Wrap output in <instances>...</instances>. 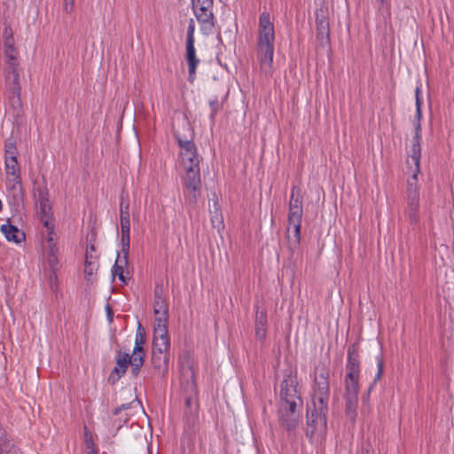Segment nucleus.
Listing matches in <instances>:
<instances>
[{"instance_id":"26","label":"nucleus","mask_w":454,"mask_h":454,"mask_svg":"<svg viewBox=\"0 0 454 454\" xmlns=\"http://www.w3.org/2000/svg\"><path fill=\"white\" fill-rule=\"evenodd\" d=\"M210 220L213 227L218 231L224 227L222 211L217 201H215L213 208H210Z\"/></svg>"},{"instance_id":"41","label":"nucleus","mask_w":454,"mask_h":454,"mask_svg":"<svg viewBox=\"0 0 454 454\" xmlns=\"http://www.w3.org/2000/svg\"><path fill=\"white\" fill-rule=\"evenodd\" d=\"M364 454H370V450H366Z\"/></svg>"},{"instance_id":"42","label":"nucleus","mask_w":454,"mask_h":454,"mask_svg":"<svg viewBox=\"0 0 454 454\" xmlns=\"http://www.w3.org/2000/svg\"><path fill=\"white\" fill-rule=\"evenodd\" d=\"M381 3H384L386 0H380Z\"/></svg>"},{"instance_id":"35","label":"nucleus","mask_w":454,"mask_h":454,"mask_svg":"<svg viewBox=\"0 0 454 454\" xmlns=\"http://www.w3.org/2000/svg\"><path fill=\"white\" fill-rule=\"evenodd\" d=\"M120 210H129V204L128 201H125L123 198H121Z\"/></svg>"},{"instance_id":"27","label":"nucleus","mask_w":454,"mask_h":454,"mask_svg":"<svg viewBox=\"0 0 454 454\" xmlns=\"http://www.w3.org/2000/svg\"><path fill=\"white\" fill-rule=\"evenodd\" d=\"M145 331L144 329V327L142 326V325L140 323H138L137 325V331H136V335H135V346H134V348L133 350L134 351H145L144 349V346L145 344Z\"/></svg>"},{"instance_id":"39","label":"nucleus","mask_w":454,"mask_h":454,"mask_svg":"<svg viewBox=\"0 0 454 454\" xmlns=\"http://www.w3.org/2000/svg\"><path fill=\"white\" fill-rule=\"evenodd\" d=\"M217 102H218L217 98H215L214 100H210V106L213 108L212 116L215 114V113L217 110Z\"/></svg>"},{"instance_id":"40","label":"nucleus","mask_w":454,"mask_h":454,"mask_svg":"<svg viewBox=\"0 0 454 454\" xmlns=\"http://www.w3.org/2000/svg\"><path fill=\"white\" fill-rule=\"evenodd\" d=\"M130 406V403L121 404V406L115 409V414H118L122 410H127Z\"/></svg>"},{"instance_id":"16","label":"nucleus","mask_w":454,"mask_h":454,"mask_svg":"<svg viewBox=\"0 0 454 454\" xmlns=\"http://www.w3.org/2000/svg\"><path fill=\"white\" fill-rule=\"evenodd\" d=\"M3 45L4 51V63L18 61V51L14 46L13 33L9 26L3 29Z\"/></svg>"},{"instance_id":"21","label":"nucleus","mask_w":454,"mask_h":454,"mask_svg":"<svg viewBox=\"0 0 454 454\" xmlns=\"http://www.w3.org/2000/svg\"><path fill=\"white\" fill-rule=\"evenodd\" d=\"M1 231L8 241L19 244L25 240V233L15 225L6 223L1 226Z\"/></svg>"},{"instance_id":"24","label":"nucleus","mask_w":454,"mask_h":454,"mask_svg":"<svg viewBox=\"0 0 454 454\" xmlns=\"http://www.w3.org/2000/svg\"><path fill=\"white\" fill-rule=\"evenodd\" d=\"M145 351H132V354H129V363L131 366V373L134 377H137L145 363Z\"/></svg>"},{"instance_id":"30","label":"nucleus","mask_w":454,"mask_h":454,"mask_svg":"<svg viewBox=\"0 0 454 454\" xmlns=\"http://www.w3.org/2000/svg\"><path fill=\"white\" fill-rule=\"evenodd\" d=\"M47 230V240L49 242V247H50V252H51V257L52 258H50V262L51 263H53V262L56 260V258L54 257V248L56 247V243L54 241V238L53 236L55 235L54 234V227L51 229V230Z\"/></svg>"},{"instance_id":"13","label":"nucleus","mask_w":454,"mask_h":454,"mask_svg":"<svg viewBox=\"0 0 454 454\" xmlns=\"http://www.w3.org/2000/svg\"><path fill=\"white\" fill-rule=\"evenodd\" d=\"M153 312L155 317L153 332L161 330L163 333H168L167 325L168 318V304L162 294L161 289H155L154 291Z\"/></svg>"},{"instance_id":"37","label":"nucleus","mask_w":454,"mask_h":454,"mask_svg":"<svg viewBox=\"0 0 454 454\" xmlns=\"http://www.w3.org/2000/svg\"><path fill=\"white\" fill-rule=\"evenodd\" d=\"M106 313H107V318H108L109 322H112V321H113V317H114V314H113L112 309H111V307L107 304V305L106 306Z\"/></svg>"},{"instance_id":"4","label":"nucleus","mask_w":454,"mask_h":454,"mask_svg":"<svg viewBox=\"0 0 454 454\" xmlns=\"http://www.w3.org/2000/svg\"><path fill=\"white\" fill-rule=\"evenodd\" d=\"M275 31L270 14L263 12L259 17L257 53L261 70L271 74L274 55Z\"/></svg>"},{"instance_id":"8","label":"nucleus","mask_w":454,"mask_h":454,"mask_svg":"<svg viewBox=\"0 0 454 454\" xmlns=\"http://www.w3.org/2000/svg\"><path fill=\"white\" fill-rule=\"evenodd\" d=\"M4 83L8 90L9 102L14 107L20 106V68L19 61L4 63Z\"/></svg>"},{"instance_id":"28","label":"nucleus","mask_w":454,"mask_h":454,"mask_svg":"<svg viewBox=\"0 0 454 454\" xmlns=\"http://www.w3.org/2000/svg\"><path fill=\"white\" fill-rule=\"evenodd\" d=\"M5 148V159L4 160H17V148L13 141L8 140L4 145Z\"/></svg>"},{"instance_id":"32","label":"nucleus","mask_w":454,"mask_h":454,"mask_svg":"<svg viewBox=\"0 0 454 454\" xmlns=\"http://www.w3.org/2000/svg\"><path fill=\"white\" fill-rule=\"evenodd\" d=\"M376 360H377L378 372L374 378L373 383L369 387V391H371V389L373 387L374 384L377 382V380H379L381 378V375L383 373V366H384L383 359L380 356H377Z\"/></svg>"},{"instance_id":"12","label":"nucleus","mask_w":454,"mask_h":454,"mask_svg":"<svg viewBox=\"0 0 454 454\" xmlns=\"http://www.w3.org/2000/svg\"><path fill=\"white\" fill-rule=\"evenodd\" d=\"M301 403H278V419L279 425L288 432L294 430L299 423Z\"/></svg>"},{"instance_id":"17","label":"nucleus","mask_w":454,"mask_h":454,"mask_svg":"<svg viewBox=\"0 0 454 454\" xmlns=\"http://www.w3.org/2000/svg\"><path fill=\"white\" fill-rule=\"evenodd\" d=\"M317 37L319 41L328 42L329 40V22L327 19V10L321 7L316 12Z\"/></svg>"},{"instance_id":"18","label":"nucleus","mask_w":454,"mask_h":454,"mask_svg":"<svg viewBox=\"0 0 454 454\" xmlns=\"http://www.w3.org/2000/svg\"><path fill=\"white\" fill-rule=\"evenodd\" d=\"M195 43H186V53L185 58L188 64V80L190 82H193L196 78V70L200 60L196 56V50L194 46Z\"/></svg>"},{"instance_id":"22","label":"nucleus","mask_w":454,"mask_h":454,"mask_svg":"<svg viewBox=\"0 0 454 454\" xmlns=\"http://www.w3.org/2000/svg\"><path fill=\"white\" fill-rule=\"evenodd\" d=\"M129 251H127V254H122V256H121L120 253H117V258L115 261V263L113 267V275L118 276L119 279L126 284V278L124 276V269L128 265V258H129Z\"/></svg>"},{"instance_id":"6","label":"nucleus","mask_w":454,"mask_h":454,"mask_svg":"<svg viewBox=\"0 0 454 454\" xmlns=\"http://www.w3.org/2000/svg\"><path fill=\"white\" fill-rule=\"evenodd\" d=\"M298 385L296 368L288 366L283 370L282 380L279 384V402L302 404Z\"/></svg>"},{"instance_id":"7","label":"nucleus","mask_w":454,"mask_h":454,"mask_svg":"<svg viewBox=\"0 0 454 454\" xmlns=\"http://www.w3.org/2000/svg\"><path fill=\"white\" fill-rule=\"evenodd\" d=\"M170 357V336L161 330L153 332L152 364L154 369L167 371Z\"/></svg>"},{"instance_id":"25","label":"nucleus","mask_w":454,"mask_h":454,"mask_svg":"<svg viewBox=\"0 0 454 454\" xmlns=\"http://www.w3.org/2000/svg\"><path fill=\"white\" fill-rule=\"evenodd\" d=\"M6 186L8 190L13 192L14 196L21 195L22 187L20 175H6Z\"/></svg>"},{"instance_id":"34","label":"nucleus","mask_w":454,"mask_h":454,"mask_svg":"<svg viewBox=\"0 0 454 454\" xmlns=\"http://www.w3.org/2000/svg\"><path fill=\"white\" fill-rule=\"evenodd\" d=\"M84 272H85V274H88V275H92V273H93L92 262H89L87 255H86V264H85Z\"/></svg>"},{"instance_id":"10","label":"nucleus","mask_w":454,"mask_h":454,"mask_svg":"<svg viewBox=\"0 0 454 454\" xmlns=\"http://www.w3.org/2000/svg\"><path fill=\"white\" fill-rule=\"evenodd\" d=\"M182 179L184 193L189 203L196 204L201 192L200 169L198 168H184Z\"/></svg>"},{"instance_id":"15","label":"nucleus","mask_w":454,"mask_h":454,"mask_svg":"<svg viewBox=\"0 0 454 454\" xmlns=\"http://www.w3.org/2000/svg\"><path fill=\"white\" fill-rule=\"evenodd\" d=\"M115 366L108 376V382L114 385L127 372L129 363V353L119 350L115 356Z\"/></svg>"},{"instance_id":"11","label":"nucleus","mask_w":454,"mask_h":454,"mask_svg":"<svg viewBox=\"0 0 454 454\" xmlns=\"http://www.w3.org/2000/svg\"><path fill=\"white\" fill-rule=\"evenodd\" d=\"M174 137L180 148L178 156L183 168L200 167V158L193 141L192 139L183 138L176 132H175Z\"/></svg>"},{"instance_id":"36","label":"nucleus","mask_w":454,"mask_h":454,"mask_svg":"<svg viewBox=\"0 0 454 454\" xmlns=\"http://www.w3.org/2000/svg\"><path fill=\"white\" fill-rule=\"evenodd\" d=\"M130 220L129 219V210H120V220Z\"/></svg>"},{"instance_id":"14","label":"nucleus","mask_w":454,"mask_h":454,"mask_svg":"<svg viewBox=\"0 0 454 454\" xmlns=\"http://www.w3.org/2000/svg\"><path fill=\"white\" fill-rule=\"evenodd\" d=\"M35 196L39 202V215L40 220L44 227L51 230L54 227L52 221V208L49 200V193L46 187H38L36 189Z\"/></svg>"},{"instance_id":"20","label":"nucleus","mask_w":454,"mask_h":454,"mask_svg":"<svg viewBox=\"0 0 454 454\" xmlns=\"http://www.w3.org/2000/svg\"><path fill=\"white\" fill-rule=\"evenodd\" d=\"M0 454H22L14 444L4 427L0 423Z\"/></svg>"},{"instance_id":"9","label":"nucleus","mask_w":454,"mask_h":454,"mask_svg":"<svg viewBox=\"0 0 454 454\" xmlns=\"http://www.w3.org/2000/svg\"><path fill=\"white\" fill-rule=\"evenodd\" d=\"M192 8L202 34H211L215 28L213 0H192Z\"/></svg>"},{"instance_id":"19","label":"nucleus","mask_w":454,"mask_h":454,"mask_svg":"<svg viewBox=\"0 0 454 454\" xmlns=\"http://www.w3.org/2000/svg\"><path fill=\"white\" fill-rule=\"evenodd\" d=\"M255 336L259 340H263L267 333V312L260 306H255Z\"/></svg>"},{"instance_id":"33","label":"nucleus","mask_w":454,"mask_h":454,"mask_svg":"<svg viewBox=\"0 0 454 454\" xmlns=\"http://www.w3.org/2000/svg\"><path fill=\"white\" fill-rule=\"evenodd\" d=\"M74 0H64V11L71 13L74 10Z\"/></svg>"},{"instance_id":"29","label":"nucleus","mask_w":454,"mask_h":454,"mask_svg":"<svg viewBox=\"0 0 454 454\" xmlns=\"http://www.w3.org/2000/svg\"><path fill=\"white\" fill-rule=\"evenodd\" d=\"M4 163L6 175L20 174V168L17 160H4Z\"/></svg>"},{"instance_id":"31","label":"nucleus","mask_w":454,"mask_h":454,"mask_svg":"<svg viewBox=\"0 0 454 454\" xmlns=\"http://www.w3.org/2000/svg\"><path fill=\"white\" fill-rule=\"evenodd\" d=\"M195 22L193 19H190L187 27L186 43H195Z\"/></svg>"},{"instance_id":"3","label":"nucleus","mask_w":454,"mask_h":454,"mask_svg":"<svg viewBox=\"0 0 454 454\" xmlns=\"http://www.w3.org/2000/svg\"><path fill=\"white\" fill-rule=\"evenodd\" d=\"M345 370V413L350 421L355 422L357 416V394L361 372L358 348L356 344L350 345L348 348Z\"/></svg>"},{"instance_id":"38","label":"nucleus","mask_w":454,"mask_h":454,"mask_svg":"<svg viewBox=\"0 0 454 454\" xmlns=\"http://www.w3.org/2000/svg\"><path fill=\"white\" fill-rule=\"evenodd\" d=\"M86 443H87L88 448L90 449V450L88 452V454H97V451L93 448L92 442L86 439Z\"/></svg>"},{"instance_id":"1","label":"nucleus","mask_w":454,"mask_h":454,"mask_svg":"<svg viewBox=\"0 0 454 454\" xmlns=\"http://www.w3.org/2000/svg\"><path fill=\"white\" fill-rule=\"evenodd\" d=\"M421 85L415 88L416 114L414 125V137L411 142L410 157L414 164L411 176L407 179L404 195V215L411 224H418L420 220V187L418 183V176L420 173L421 158V119H422V98L420 97Z\"/></svg>"},{"instance_id":"2","label":"nucleus","mask_w":454,"mask_h":454,"mask_svg":"<svg viewBox=\"0 0 454 454\" xmlns=\"http://www.w3.org/2000/svg\"><path fill=\"white\" fill-rule=\"evenodd\" d=\"M329 398V370L320 362L314 368L311 401L307 405V436L319 437L325 434Z\"/></svg>"},{"instance_id":"23","label":"nucleus","mask_w":454,"mask_h":454,"mask_svg":"<svg viewBox=\"0 0 454 454\" xmlns=\"http://www.w3.org/2000/svg\"><path fill=\"white\" fill-rule=\"evenodd\" d=\"M121 254H127L130 247V220H120Z\"/></svg>"},{"instance_id":"5","label":"nucleus","mask_w":454,"mask_h":454,"mask_svg":"<svg viewBox=\"0 0 454 454\" xmlns=\"http://www.w3.org/2000/svg\"><path fill=\"white\" fill-rule=\"evenodd\" d=\"M302 215V195L301 190L294 185L288 206V226L286 229L287 247L292 254L300 247Z\"/></svg>"}]
</instances>
